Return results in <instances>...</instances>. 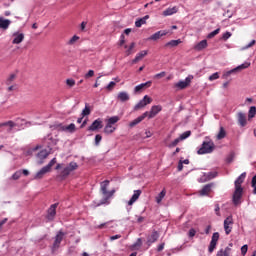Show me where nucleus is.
Masks as SVG:
<instances>
[{"mask_svg":"<svg viewBox=\"0 0 256 256\" xmlns=\"http://www.w3.org/2000/svg\"><path fill=\"white\" fill-rule=\"evenodd\" d=\"M77 169H79V165L77 164V162H70L68 166L63 168L60 176L62 177V179H67V177H69V175H71L73 171H77Z\"/></svg>","mask_w":256,"mask_h":256,"instance_id":"1","label":"nucleus"},{"mask_svg":"<svg viewBox=\"0 0 256 256\" xmlns=\"http://www.w3.org/2000/svg\"><path fill=\"white\" fill-rule=\"evenodd\" d=\"M215 150V144L211 141L209 142H203L200 149H198L197 153L198 155H205L207 153H213Z\"/></svg>","mask_w":256,"mask_h":256,"instance_id":"2","label":"nucleus"},{"mask_svg":"<svg viewBox=\"0 0 256 256\" xmlns=\"http://www.w3.org/2000/svg\"><path fill=\"white\" fill-rule=\"evenodd\" d=\"M65 235H67V233L63 232V230L58 231V233L55 236L54 243L52 245V251H57V249L61 247V241L65 239Z\"/></svg>","mask_w":256,"mask_h":256,"instance_id":"3","label":"nucleus"},{"mask_svg":"<svg viewBox=\"0 0 256 256\" xmlns=\"http://www.w3.org/2000/svg\"><path fill=\"white\" fill-rule=\"evenodd\" d=\"M153 103V98L149 97L148 95H145L142 100H140L135 106L134 111H139L141 109H144V107H147V105H151Z\"/></svg>","mask_w":256,"mask_h":256,"instance_id":"4","label":"nucleus"},{"mask_svg":"<svg viewBox=\"0 0 256 256\" xmlns=\"http://www.w3.org/2000/svg\"><path fill=\"white\" fill-rule=\"evenodd\" d=\"M250 66H251V63H248V62L241 64V65L237 66L236 68L224 73L222 75V79H228V77H230V75H233V73H237V71H243V69H248V67H250Z\"/></svg>","mask_w":256,"mask_h":256,"instance_id":"5","label":"nucleus"},{"mask_svg":"<svg viewBox=\"0 0 256 256\" xmlns=\"http://www.w3.org/2000/svg\"><path fill=\"white\" fill-rule=\"evenodd\" d=\"M163 111V106L161 105H154L151 107L150 111H146L144 113H147L148 119H153L154 117H157L159 113Z\"/></svg>","mask_w":256,"mask_h":256,"instance_id":"6","label":"nucleus"},{"mask_svg":"<svg viewBox=\"0 0 256 256\" xmlns=\"http://www.w3.org/2000/svg\"><path fill=\"white\" fill-rule=\"evenodd\" d=\"M194 77L193 75H189L188 77L185 78V80L179 81L178 83L175 84V87L177 89H187L189 85H191V81H193Z\"/></svg>","mask_w":256,"mask_h":256,"instance_id":"7","label":"nucleus"},{"mask_svg":"<svg viewBox=\"0 0 256 256\" xmlns=\"http://www.w3.org/2000/svg\"><path fill=\"white\" fill-rule=\"evenodd\" d=\"M57 207H59V203L52 204L49 207L46 216V219H48V221H53V219H55V215H57Z\"/></svg>","mask_w":256,"mask_h":256,"instance_id":"8","label":"nucleus"},{"mask_svg":"<svg viewBox=\"0 0 256 256\" xmlns=\"http://www.w3.org/2000/svg\"><path fill=\"white\" fill-rule=\"evenodd\" d=\"M243 197V188H235L233 194L234 205H241V198Z\"/></svg>","mask_w":256,"mask_h":256,"instance_id":"9","label":"nucleus"},{"mask_svg":"<svg viewBox=\"0 0 256 256\" xmlns=\"http://www.w3.org/2000/svg\"><path fill=\"white\" fill-rule=\"evenodd\" d=\"M232 230H233V216H228L224 220V231L226 235H229Z\"/></svg>","mask_w":256,"mask_h":256,"instance_id":"10","label":"nucleus"},{"mask_svg":"<svg viewBox=\"0 0 256 256\" xmlns=\"http://www.w3.org/2000/svg\"><path fill=\"white\" fill-rule=\"evenodd\" d=\"M217 241H219V232H215L212 235V239L208 247L209 253H213V251H215V247H217Z\"/></svg>","mask_w":256,"mask_h":256,"instance_id":"11","label":"nucleus"},{"mask_svg":"<svg viewBox=\"0 0 256 256\" xmlns=\"http://www.w3.org/2000/svg\"><path fill=\"white\" fill-rule=\"evenodd\" d=\"M98 129H103V120L96 119L88 128V131H97Z\"/></svg>","mask_w":256,"mask_h":256,"instance_id":"12","label":"nucleus"},{"mask_svg":"<svg viewBox=\"0 0 256 256\" xmlns=\"http://www.w3.org/2000/svg\"><path fill=\"white\" fill-rule=\"evenodd\" d=\"M13 45H19L20 43H23V40L25 39V34L24 33H19V32H16L13 34Z\"/></svg>","mask_w":256,"mask_h":256,"instance_id":"13","label":"nucleus"},{"mask_svg":"<svg viewBox=\"0 0 256 256\" xmlns=\"http://www.w3.org/2000/svg\"><path fill=\"white\" fill-rule=\"evenodd\" d=\"M159 240V232L154 230L150 236L147 238V244L153 245V243H156V241Z\"/></svg>","mask_w":256,"mask_h":256,"instance_id":"14","label":"nucleus"},{"mask_svg":"<svg viewBox=\"0 0 256 256\" xmlns=\"http://www.w3.org/2000/svg\"><path fill=\"white\" fill-rule=\"evenodd\" d=\"M148 51L147 50H142L140 51L136 56L135 58L132 60V63L135 64V63H139V61H142L145 57H147L148 55Z\"/></svg>","mask_w":256,"mask_h":256,"instance_id":"15","label":"nucleus"},{"mask_svg":"<svg viewBox=\"0 0 256 256\" xmlns=\"http://www.w3.org/2000/svg\"><path fill=\"white\" fill-rule=\"evenodd\" d=\"M151 85H153V82H151V81L139 84L134 88V92L139 93L140 91H143V89H149V87H151Z\"/></svg>","mask_w":256,"mask_h":256,"instance_id":"16","label":"nucleus"},{"mask_svg":"<svg viewBox=\"0 0 256 256\" xmlns=\"http://www.w3.org/2000/svg\"><path fill=\"white\" fill-rule=\"evenodd\" d=\"M167 32L166 30H160L156 33H154L152 36H150V40L151 41H157V39H161V37H165V35H167Z\"/></svg>","mask_w":256,"mask_h":256,"instance_id":"17","label":"nucleus"},{"mask_svg":"<svg viewBox=\"0 0 256 256\" xmlns=\"http://www.w3.org/2000/svg\"><path fill=\"white\" fill-rule=\"evenodd\" d=\"M49 157V151L42 150L37 154V159H39V164L43 165V161Z\"/></svg>","mask_w":256,"mask_h":256,"instance_id":"18","label":"nucleus"},{"mask_svg":"<svg viewBox=\"0 0 256 256\" xmlns=\"http://www.w3.org/2000/svg\"><path fill=\"white\" fill-rule=\"evenodd\" d=\"M245 177H247V173H242L235 181V188L236 189H243V187H241V184L243 183V181H245Z\"/></svg>","mask_w":256,"mask_h":256,"instance_id":"19","label":"nucleus"},{"mask_svg":"<svg viewBox=\"0 0 256 256\" xmlns=\"http://www.w3.org/2000/svg\"><path fill=\"white\" fill-rule=\"evenodd\" d=\"M107 187H109V180H105V181H103V182L100 183V192L102 193V195H103L104 197H106V196H107V193L109 192V191L107 190Z\"/></svg>","mask_w":256,"mask_h":256,"instance_id":"20","label":"nucleus"},{"mask_svg":"<svg viewBox=\"0 0 256 256\" xmlns=\"http://www.w3.org/2000/svg\"><path fill=\"white\" fill-rule=\"evenodd\" d=\"M145 118H147V113H143L141 116L130 122L129 127H135V125H139V123H141V121H144Z\"/></svg>","mask_w":256,"mask_h":256,"instance_id":"21","label":"nucleus"},{"mask_svg":"<svg viewBox=\"0 0 256 256\" xmlns=\"http://www.w3.org/2000/svg\"><path fill=\"white\" fill-rule=\"evenodd\" d=\"M51 171L47 166H44L40 171H38L34 177V179H43V177L46 175V173H49Z\"/></svg>","mask_w":256,"mask_h":256,"instance_id":"22","label":"nucleus"},{"mask_svg":"<svg viewBox=\"0 0 256 256\" xmlns=\"http://www.w3.org/2000/svg\"><path fill=\"white\" fill-rule=\"evenodd\" d=\"M238 123L240 127H245L247 125V116L243 112L238 113Z\"/></svg>","mask_w":256,"mask_h":256,"instance_id":"23","label":"nucleus"},{"mask_svg":"<svg viewBox=\"0 0 256 256\" xmlns=\"http://www.w3.org/2000/svg\"><path fill=\"white\" fill-rule=\"evenodd\" d=\"M117 99H118V101H121L122 103H125L126 101H129V99H130L129 93L120 92L117 95Z\"/></svg>","mask_w":256,"mask_h":256,"instance_id":"24","label":"nucleus"},{"mask_svg":"<svg viewBox=\"0 0 256 256\" xmlns=\"http://www.w3.org/2000/svg\"><path fill=\"white\" fill-rule=\"evenodd\" d=\"M141 190H135L134 194L132 195L131 199L128 201V205H133L141 197Z\"/></svg>","mask_w":256,"mask_h":256,"instance_id":"25","label":"nucleus"},{"mask_svg":"<svg viewBox=\"0 0 256 256\" xmlns=\"http://www.w3.org/2000/svg\"><path fill=\"white\" fill-rule=\"evenodd\" d=\"M195 51H203V49H207V40H202L198 44L194 46Z\"/></svg>","mask_w":256,"mask_h":256,"instance_id":"26","label":"nucleus"},{"mask_svg":"<svg viewBox=\"0 0 256 256\" xmlns=\"http://www.w3.org/2000/svg\"><path fill=\"white\" fill-rule=\"evenodd\" d=\"M9 25H11V20L0 18V29L6 31V29H9Z\"/></svg>","mask_w":256,"mask_h":256,"instance_id":"27","label":"nucleus"},{"mask_svg":"<svg viewBox=\"0 0 256 256\" xmlns=\"http://www.w3.org/2000/svg\"><path fill=\"white\" fill-rule=\"evenodd\" d=\"M179 11L177 7H172V8H167L166 10L163 11L164 17H169L170 15H175Z\"/></svg>","mask_w":256,"mask_h":256,"instance_id":"28","label":"nucleus"},{"mask_svg":"<svg viewBox=\"0 0 256 256\" xmlns=\"http://www.w3.org/2000/svg\"><path fill=\"white\" fill-rule=\"evenodd\" d=\"M201 197H205V195H209L211 193V184L205 185L200 191H199Z\"/></svg>","mask_w":256,"mask_h":256,"instance_id":"29","label":"nucleus"},{"mask_svg":"<svg viewBox=\"0 0 256 256\" xmlns=\"http://www.w3.org/2000/svg\"><path fill=\"white\" fill-rule=\"evenodd\" d=\"M115 194V190L112 191H108V193L106 194V197H104L101 202L98 204L99 205H105V203H107L109 201V199H111V197H113V195Z\"/></svg>","mask_w":256,"mask_h":256,"instance_id":"30","label":"nucleus"},{"mask_svg":"<svg viewBox=\"0 0 256 256\" xmlns=\"http://www.w3.org/2000/svg\"><path fill=\"white\" fill-rule=\"evenodd\" d=\"M62 131H67L68 133H75V131L77 130V128L75 127L74 123H71L68 126H62L61 127Z\"/></svg>","mask_w":256,"mask_h":256,"instance_id":"31","label":"nucleus"},{"mask_svg":"<svg viewBox=\"0 0 256 256\" xmlns=\"http://www.w3.org/2000/svg\"><path fill=\"white\" fill-rule=\"evenodd\" d=\"M0 127H9V131H12L14 127H17V123L9 120L7 122L0 123Z\"/></svg>","mask_w":256,"mask_h":256,"instance_id":"32","label":"nucleus"},{"mask_svg":"<svg viewBox=\"0 0 256 256\" xmlns=\"http://www.w3.org/2000/svg\"><path fill=\"white\" fill-rule=\"evenodd\" d=\"M16 79H17V73H12L8 76L5 83L6 85H14L13 83H15Z\"/></svg>","mask_w":256,"mask_h":256,"instance_id":"33","label":"nucleus"},{"mask_svg":"<svg viewBox=\"0 0 256 256\" xmlns=\"http://www.w3.org/2000/svg\"><path fill=\"white\" fill-rule=\"evenodd\" d=\"M227 137V131H225V128L223 126L220 127V130L217 134L218 141H221V139H225Z\"/></svg>","mask_w":256,"mask_h":256,"instance_id":"34","label":"nucleus"},{"mask_svg":"<svg viewBox=\"0 0 256 256\" xmlns=\"http://www.w3.org/2000/svg\"><path fill=\"white\" fill-rule=\"evenodd\" d=\"M231 253V248L226 247L225 249H220L216 256H229Z\"/></svg>","mask_w":256,"mask_h":256,"instance_id":"35","label":"nucleus"},{"mask_svg":"<svg viewBox=\"0 0 256 256\" xmlns=\"http://www.w3.org/2000/svg\"><path fill=\"white\" fill-rule=\"evenodd\" d=\"M115 128L112 124H106L105 128H104V133H106V135H111V133H114Z\"/></svg>","mask_w":256,"mask_h":256,"instance_id":"36","label":"nucleus"},{"mask_svg":"<svg viewBox=\"0 0 256 256\" xmlns=\"http://www.w3.org/2000/svg\"><path fill=\"white\" fill-rule=\"evenodd\" d=\"M147 19H149V15L144 16L143 18H140L135 22L136 27H141L142 25H145L147 23Z\"/></svg>","mask_w":256,"mask_h":256,"instance_id":"37","label":"nucleus"},{"mask_svg":"<svg viewBox=\"0 0 256 256\" xmlns=\"http://www.w3.org/2000/svg\"><path fill=\"white\" fill-rule=\"evenodd\" d=\"M178 45H181V39L171 40L165 44V47H177Z\"/></svg>","mask_w":256,"mask_h":256,"instance_id":"38","label":"nucleus"},{"mask_svg":"<svg viewBox=\"0 0 256 256\" xmlns=\"http://www.w3.org/2000/svg\"><path fill=\"white\" fill-rule=\"evenodd\" d=\"M165 195H167V191H165V189H163L158 196L156 197V203H161L163 201V199H165Z\"/></svg>","mask_w":256,"mask_h":256,"instance_id":"39","label":"nucleus"},{"mask_svg":"<svg viewBox=\"0 0 256 256\" xmlns=\"http://www.w3.org/2000/svg\"><path fill=\"white\" fill-rule=\"evenodd\" d=\"M88 115H91V108L89 107V104H85V108L82 110L81 117H87Z\"/></svg>","mask_w":256,"mask_h":256,"instance_id":"40","label":"nucleus"},{"mask_svg":"<svg viewBox=\"0 0 256 256\" xmlns=\"http://www.w3.org/2000/svg\"><path fill=\"white\" fill-rule=\"evenodd\" d=\"M121 118H119V116H112L108 119V125H115V123H118V121L120 120Z\"/></svg>","mask_w":256,"mask_h":256,"instance_id":"41","label":"nucleus"},{"mask_svg":"<svg viewBox=\"0 0 256 256\" xmlns=\"http://www.w3.org/2000/svg\"><path fill=\"white\" fill-rule=\"evenodd\" d=\"M220 32H221V28H217L216 30L208 34L207 39H213V37H215L216 35H219Z\"/></svg>","mask_w":256,"mask_h":256,"instance_id":"42","label":"nucleus"},{"mask_svg":"<svg viewBox=\"0 0 256 256\" xmlns=\"http://www.w3.org/2000/svg\"><path fill=\"white\" fill-rule=\"evenodd\" d=\"M255 114H256V107L251 106L248 113L249 119H253V117H255Z\"/></svg>","mask_w":256,"mask_h":256,"instance_id":"43","label":"nucleus"},{"mask_svg":"<svg viewBox=\"0 0 256 256\" xmlns=\"http://www.w3.org/2000/svg\"><path fill=\"white\" fill-rule=\"evenodd\" d=\"M188 137H191V131H186L180 135V140L183 141L187 139Z\"/></svg>","mask_w":256,"mask_h":256,"instance_id":"44","label":"nucleus"},{"mask_svg":"<svg viewBox=\"0 0 256 256\" xmlns=\"http://www.w3.org/2000/svg\"><path fill=\"white\" fill-rule=\"evenodd\" d=\"M21 175H22L21 170H18V171H16V172L12 175V179H13L14 181H17L18 179L21 178Z\"/></svg>","mask_w":256,"mask_h":256,"instance_id":"45","label":"nucleus"},{"mask_svg":"<svg viewBox=\"0 0 256 256\" xmlns=\"http://www.w3.org/2000/svg\"><path fill=\"white\" fill-rule=\"evenodd\" d=\"M77 41H79V36L74 35V36L68 41V45H75V43H77Z\"/></svg>","mask_w":256,"mask_h":256,"instance_id":"46","label":"nucleus"},{"mask_svg":"<svg viewBox=\"0 0 256 256\" xmlns=\"http://www.w3.org/2000/svg\"><path fill=\"white\" fill-rule=\"evenodd\" d=\"M13 91H17V84L8 85L7 92L13 93Z\"/></svg>","mask_w":256,"mask_h":256,"instance_id":"47","label":"nucleus"},{"mask_svg":"<svg viewBox=\"0 0 256 256\" xmlns=\"http://www.w3.org/2000/svg\"><path fill=\"white\" fill-rule=\"evenodd\" d=\"M180 142H181V138H176L174 141H172V142L169 144V147H170V148L177 147V145H179Z\"/></svg>","mask_w":256,"mask_h":256,"instance_id":"48","label":"nucleus"},{"mask_svg":"<svg viewBox=\"0 0 256 256\" xmlns=\"http://www.w3.org/2000/svg\"><path fill=\"white\" fill-rule=\"evenodd\" d=\"M209 81H216V79H219V72H215L212 75L209 76Z\"/></svg>","mask_w":256,"mask_h":256,"instance_id":"49","label":"nucleus"},{"mask_svg":"<svg viewBox=\"0 0 256 256\" xmlns=\"http://www.w3.org/2000/svg\"><path fill=\"white\" fill-rule=\"evenodd\" d=\"M55 163H57V158H53V159L46 165V167L51 171V168L53 167V165H55Z\"/></svg>","mask_w":256,"mask_h":256,"instance_id":"50","label":"nucleus"},{"mask_svg":"<svg viewBox=\"0 0 256 256\" xmlns=\"http://www.w3.org/2000/svg\"><path fill=\"white\" fill-rule=\"evenodd\" d=\"M115 85L116 83L115 82H110L107 86H106V89L107 91H113V89H115Z\"/></svg>","mask_w":256,"mask_h":256,"instance_id":"51","label":"nucleus"},{"mask_svg":"<svg viewBox=\"0 0 256 256\" xmlns=\"http://www.w3.org/2000/svg\"><path fill=\"white\" fill-rule=\"evenodd\" d=\"M95 75V71L89 70L88 73L85 74V79H91Z\"/></svg>","mask_w":256,"mask_h":256,"instance_id":"52","label":"nucleus"},{"mask_svg":"<svg viewBox=\"0 0 256 256\" xmlns=\"http://www.w3.org/2000/svg\"><path fill=\"white\" fill-rule=\"evenodd\" d=\"M66 85H68V87H75V80L74 79H67L66 80Z\"/></svg>","mask_w":256,"mask_h":256,"instance_id":"53","label":"nucleus"},{"mask_svg":"<svg viewBox=\"0 0 256 256\" xmlns=\"http://www.w3.org/2000/svg\"><path fill=\"white\" fill-rule=\"evenodd\" d=\"M102 139H103V137L101 136V134H97L95 136V145H99L101 143Z\"/></svg>","mask_w":256,"mask_h":256,"instance_id":"54","label":"nucleus"},{"mask_svg":"<svg viewBox=\"0 0 256 256\" xmlns=\"http://www.w3.org/2000/svg\"><path fill=\"white\" fill-rule=\"evenodd\" d=\"M248 249H249V246L243 245V246L241 247V254H242L243 256L247 255Z\"/></svg>","mask_w":256,"mask_h":256,"instance_id":"55","label":"nucleus"},{"mask_svg":"<svg viewBox=\"0 0 256 256\" xmlns=\"http://www.w3.org/2000/svg\"><path fill=\"white\" fill-rule=\"evenodd\" d=\"M165 75H167L165 72H160V73L154 75V79H163V77H165Z\"/></svg>","mask_w":256,"mask_h":256,"instance_id":"56","label":"nucleus"},{"mask_svg":"<svg viewBox=\"0 0 256 256\" xmlns=\"http://www.w3.org/2000/svg\"><path fill=\"white\" fill-rule=\"evenodd\" d=\"M235 158V155L230 154L226 158V163H233V159Z\"/></svg>","mask_w":256,"mask_h":256,"instance_id":"57","label":"nucleus"},{"mask_svg":"<svg viewBox=\"0 0 256 256\" xmlns=\"http://www.w3.org/2000/svg\"><path fill=\"white\" fill-rule=\"evenodd\" d=\"M133 49H135V43L132 42L127 50V55H131V51H133Z\"/></svg>","mask_w":256,"mask_h":256,"instance_id":"58","label":"nucleus"},{"mask_svg":"<svg viewBox=\"0 0 256 256\" xmlns=\"http://www.w3.org/2000/svg\"><path fill=\"white\" fill-rule=\"evenodd\" d=\"M231 32H226V33H224L223 35H222V39L224 40V41H227V39H229L230 37H231Z\"/></svg>","mask_w":256,"mask_h":256,"instance_id":"59","label":"nucleus"},{"mask_svg":"<svg viewBox=\"0 0 256 256\" xmlns=\"http://www.w3.org/2000/svg\"><path fill=\"white\" fill-rule=\"evenodd\" d=\"M256 41L255 40H252L248 45H246L244 47V49H250V47H253V45H255Z\"/></svg>","mask_w":256,"mask_h":256,"instance_id":"60","label":"nucleus"},{"mask_svg":"<svg viewBox=\"0 0 256 256\" xmlns=\"http://www.w3.org/2000/svg\"><path fill=\"white\" fill-rule=\"evenodd\" d=\"M117 239H121V235L117 234V235H114V236L110 237V241H115Z\"/></svg>","mask_w":256,"mask_h":256,"instance_id":"61","label":"nucleus"},{"mask_svg":"<svg viewBox=\"0 0 256 256\" xmlns=\"http://www.w3.org/2000/svg\"><path fill=\"white\" fill-rule=\"evenodd\" d=\"M178 171H183V160H180L178 163Z\"/></svg>","mask_w":256,"mask_h":256,"instance_id":"62","label":"nucleus"},{"mask_svg":"<svg viewBox=\"0 0 256 256\" xmlns=\"http://www.w3.org/2000/svg\"><path fill=\"white\" fill-rule=\"evenodd\" d=\"M195 233H197V232L195 231V229H190V230H189V237H195Z\"/></svg>","mask_w":256,"mask_h":256,"instance_id":"63","label":"nucleus"},{"mask_svg":"<svg viewBox=\"0 0 256 256\" xmlns=\"http://www.w3.org/2000/svg\"><path fill=\"white\" fill-rule=\"evenodd\" d=\"M255 185H256V175L253 176V178H252L251 187H255Z\"/></svg>","mask_w":256,"mask_h":256,"instance_id":"64","label":"nucleus"}]
</instances>
